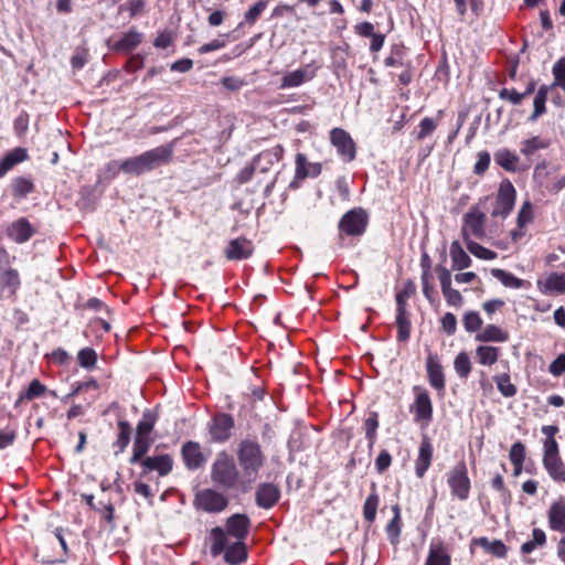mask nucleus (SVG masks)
I'll list each match as a JSON object with an SVG mask.
<instances>
[{"label":"nucleus","instance_id":"obj_3","mask_svg":"<svg viewBox=\"0 0 565 565\" xmlns=\"http://www.w3.org/2000/svg\"><path fill=\"white\" fill-rule=\"evenodd\" d=\"M173 145H162L124 160V173L140 175L171 162Z\"/></svg>","mask_w":565,"mask_h":565},{"label":"nucleus","instance_id":"obj_22","mask_svg":"<svg viewBox=\"0 0 565 565\" xmlns=\"http://www.w3.org/2000/svg\"><path fill=\"white\" fill-rule=\"evenodd\" d=\"M143 34L136 29L125 32L117 41L108 40L107 45L111 51L129 53L141 44Z\"/></svg>","mask_w":565,"mask_h":565},{"label":"nucleus","instance_id":"obj_11","mask_svg":"<svg viewBox=\"0 0 565 565\" xmlns=\"http://www.w3.org/2000/svg\"><path fill=\"white\" fill-rule=\"evenodd\" d=\"M330 142L337 149L338 154L345 161L351 162L355 159V142L348 131L342 128H333L330 131Z\"/></svg>","mask_w":565,"mask_h":565},{"label":"nucleus","instance_id":"obj_8","mask_svg":"<svg viewBox=\"0 0 565 565\" xmlns=\"http://www.w3.org/2000/svg\"><path fill=\"white\" fill-rule=\"evenodd\" d=\"M369 224V215L362 207L348 211L339 222V231L348 236L362 235Z\"/></svg>","mask_w":565,"mask_h":565},{"label":"nucleus","instance_id":"obj_50","mask_svg":"<svg viewBox=\"0 0 565 565\" xmlns=\"http://www.w3.org/2000/svg\"><path fill=\"white\" fill-rule=\"evenodd\" d=\"M402 526H403L402 519L393 518L386 524V527H385V532H386L387 539H388L390 543L393 546H395V547L399 544V536H401V533H402Z\"/></svg>","mask_w":565,"mask_h":565},{"label":"nucleus","instance_id":"obj_59","mask_svg":"<svg viewBox=\"0 0 565 565\" xmlns=\"http://www.w3.org/2000/svg\"><path fill=\"white\" fill-rule=\"evenodd\" d=\"M509 459L511 462H524L526 459V447L522 441L512 444L509 451Z\"/></svg>","mask_w":565,"mask_h":565},{"label":"nucleus","instance_id":"obj_25","mask_svg":"<svg viewBox=\"0 0 565 565\" xmlns=\"http://www.w3.org/2000/svg\"><path fill=\"white\" fill-rule=\"evenodd\" d=\"M425 565H451L449 548L441 540L430 542Z\"/></svg>","mask_w":565,"mask_h":565},{"label":"nucleus","instance_id":"obj_28","mask_svg":"<svg viewBox=\"0 0 565 565\" xmlns=\"http://www.w3.org/2000/svg\"><path fill=\"white\" fill-rule=\"evenodd\" d=\"M547 519L551 530L565 533V498L561 497L552 502L547 511Z\"/></svg>","mask_w":565,"mask_h":565},{"label":"nucleus","instance_id":"obj_9","mask_svg":"<svg viewBox=\"0 0 565 565\" xmlns=\"http://www.w3.org/2000/svg\"><path fill=\"white\" fill-rule=\"evenodd\" d=\"M321 171L320 162H309L305 153L298 152L295 157V175L289 188L299 189L307 178H317Z\"/></svg>","mask_w":565,"mask_h":565},{"label":"nucleus","instance_id":"obj_41","mask_svg":"<svg viewBox=\"0 0 565 565\" xmlns=\"http://www.w3.org/2000/svg\"><path fill=\"white\" fill-rule=\"evenodd\" d=\"M551 90H552L551 86H547V85H542L537 89V93H536V95L534 97V102H533L534 111L530 118L532 121H535L540 116H542L543 114L546 113L545 104L547 100L548 93Z\"/></svg>","mask_w":565,"mask_h":565},{"label":"nucleus","instance_id":"obj_17","mask_svg":"<svg viewBox=\"0 0 565 565\" xmlns=\"http://www.w3.org/2000/svg\"><path fill=\"white\" fill-rule=\"evenodd\" d=\"M139 465L141 466L142 469V476H146L151 471H157L159 476L164 477L172 471L173 458L168 454L148 456L145 459H142V462Z\"/></svg>","mask_w":565,"mask_h":565},{"label":"nucleus","instance_id":"obj_21","mask_svg":"<svg viewBox=\"0 0 565 565\" xmlns=\"http://www.w3.org/2000/svg\"><path fill=\"white\" fill-rule=\"evenodd\" d=\"M6 234L13 242L23 244L35 234V228L28 218L20 217L8 225Z\"/></svg>","mask_w":565,"mask_h":565},{"label":"nucleus","instance_id":"obj_63","mask_svg":"<svg viewBox=\"0 0 565 565\" xmlns=\"http://www.w3.org/2000/svg\"><path fill=\"white\" fill-rule=\"evenodd\" d=\"M443 330L448 334L452 335L457 330V318L454 313L447 312L440 320Z\"/></svg>","mask_w":565,"mask_h":565},{"label":"nucleus","instance_id":"obj_60","mask_svg":"<svg viewBox=\"0 0 565 565\" xmlns=\"http://www.w3.org/2000/svg\"><path fill=\"white\" fill-rule=\"evenodd\" d=\"M533 220V206L531 202L526 201L523 203L519 215H518V224L520 227H523L531 223Z\"/></svg>","mask_w":565,"mask_h":565},{"label":"nucleus","instance_id":"obj_27","mask_svg":"<svg viewBox=\"0 0 565 565\" xmlns=\"http://www.w3.org/2000/svg\"><path fill=\"white\" fill-rule=\"evenodd\" d=\"M484 215L480 212L472 211L465 215L462 226V237L470 241V236L480 237L483 234Z\"/></svg>","mask_w":565,"mask_h":565},{"label":"nucleus","instance_id":"obj_18","mask_svg":"<svg viewBox=\"0 0 565 565\" xmlns=\"http://www.w3.org/2000/svg\"><path fill=\"white\" fill-rule=\"evenodd\" d=\"M537 289L547 296H559L565 294V273L552 271L536 281Z\"/></svg>","mask_w":565,"mask_h":565},{"label":"nucleus","instance_id":"obj_53","mask_svg":"<svg viewBox=\"0 0 565 565\" xmlns=\"http://www.w3.org/2000/svg\"><path fill=\"white\" fill-rule=\"evenodd\" d=\"M462 323L468 332H480L482 330V319L477 311H468L462 318Z\"/></svg>","mask_w":565,"mask_h":565},{"label":"nucleus","instance_id":"obj_37","mask_svg":"<svg viewBox=\"0 0 565 565\" xmlns=\"http://www.w3.org/2000/svg\"><path fill=\"white\" fill-rule=\"evenodd\" d=\"M379 504L380 495L376 491L375 483H373L371 487V493L367 495L363 504V516L370 524L375 521Z\"/></svg>","mask_w":565,"mask_h":565},{"label":"nucleus","instance_id":"obj_10","mask_svg":"<svg viewBox=\"0 0 565 565\" xmlns=\"http://www.w3.org/2000/svg\"><path fill=\"white\" fill-rule=\"evenodd\" d=\"M194 503L200 510L218 513L227 507L228 500L223 493L214 489H204L195 495Z\"/></svg>","mask_w":565,"mask_h":565},{"label":"nucleus","instance_id":"obj_6","mask_svg":"<svg viewBox=\"0 0 565 565\" xmlns=\"http://www.w3.org/2000/svg\"><path fill=\"white\" fill-rule=\"evenodd\" d=\"M414 401L409 405V412L413 419L422 427H427L433 420L434 406L429 392L422 385H415L412 388Z\"/></svg>","mask_w":565,"mask_h":565},{"label":"nucleus","instance_id":"obj_15","mask_svg":"<svg viewBox=\"0 0 565 565\" xmlns=\"http://www.w3.org/2000/svg\"><path fill=\"white\" fill-rule=\"evenodd\" d=\"M19 271L11 267H0V296L14 300L20 289Z\"/></svg>","mask_w":565,"mask_h":565},{"label":"nucleus","instance_id":"obj_46","mask_svg":"<svg viewBox=\"0 0 565 565\" xmlns=\"http://www.w3.org/2000/svg\"><path fill=\"white\" fill-rule=\"evenodd\" d=\"M98 360L97 352L89 347L83 348L77 352V362L81 367L90 371L93 370Z\"/></svg>","mask_w":565,"mask_h":565},{"label":"nucleus","instance_id":"obj_26","mask_svg":"<svg viewBox=\"0 0 565 565\" xmlns=\"http://www.w3.org/2000/svg\"><path fill=\"white\" fill-rule=\"evenodd\" d=\"M250 520L246 514H233L226 521V532L236 540L244 541L249 532Z\"/></svg>","mask_w":565,"mask_h":565},{"label":"nucleus","instance_id":"obj_14","mask_svg":"<svg viewBox=\"0 0 565 565\" xmlns=\"http://www.w3.org/2000/svg\"><path fill=\"white\" fill-rule=\"evenodd\" d=\"M319 65L313 62L305 65L301 68L295 70L282 76L279 88H292L302 85L306 82L313 79L317 75Z\"/></svg>","mask_w":565,"mask_h":565},{"label":"nucleus","instance_id":"obj_2","mask_svg":"<svg viewBox=\"0 0 565 565\" xmlns=\"http://www.w3.org/2000/svg\"><path fill=\"white\" fill-rule=\"evenodd\" d=\"M237 465L243 478H245L249 488L259 478L262 469L266 465V455L260 444L250 438L242 439L236 450Z\"/></svg>","mask_w":565,"mask_h":565},{"label":"nucleus","instance_id":"obj_61","mask_svg":"<svg viewBox=\"0 0 565 565\" xmlns=\"http://www.w3.org/2000/svg\"><path fill=\"white\" fill-rule=\"evenodd\" d=\"M52 363L57 365H66L71 360V355L64 349H55L52 353L45 355Z\"/></svg>","mask_w":565,"mask_h":565},{"label":"nucleus","instance_id":"obj_38","mask_svg":"<svg viewBox=\"0 0 565 565\" xmlns=\"http://www.w3.org/2000/svg\"><path fill=\"white\" fill-rule=\"evenodd\" d=\"M151 443L150 437L136 436L130 463H141L142 459L147 457L146 454L149 451Z\"/></svg>","mask_w":565,"mask_h":565},{"label":"nucleus","instance_id":"obj_39","mask_svg":"<svg viewBox=\"0 0 565 565\" xmlns=\"http://www.w3.org/2000/svg\"><path fill=\"white\" fill-rule=\"evenodd\" d=\"M397 340L405 342L411 334V320L405 308H397L396 316Z\"/></svg>","mask_w":565,"mask_h":565},{"label":"nucleus","instance_id":"obj_33","mask_svg":"<svg viewBox=\"0 0 565 565\" xmlns=\"http://www.w3.org/2000/svg\"><path fill=\"white\" fill-rule=\"evenodd\" d=\"M28 159V152L24 148H14L4 154L0 160V178L4 177L15 164Z\"/></svg>","mask_w":565,"mask_h":565},{"label":"nucleus","instance_id":"obj_40","mask_svg":"<svg viewBox=\"0 0 565 565\" xmlns=\"http://www.w3.org/2000/svg\"><path fill=\"white\" fill-rule=\"evenodd\" d=\"M266 8L267 1L258 0L245 12L243 20L238 24V28H244L245 25L253 26L266 10Z\"/></svg>","mask_w":565,"mask_h":565},{"label":"nucleus","instance_id":"obj_55","mask_svg":"<svg viewBox=\"0 0 565 565\" xmlns=\"http://www.w3.org/2000/svg\"><path fill=\"white\" fill-rule=\"evenodd\" d=\"M438 121L430 117H425L420 120L418 125V134L416 136L417 140L422 141L428 136H430L437 128Z\"/></svg>","mask_w":565,"mask_h":565},{"label":"nucleus","instance_id":"obj_29","mask_svg":"<svg viewBox=\"0 0 565 565\" xmlns=\"http://www.w3.org/2000/svg\"><path fill=\"white\" fill-rule=\"evenodd\" d=\"M433 446L427 437H424L418 449V456L415 460V473L423 478L430 467L433 460Z\"/></svg>","mask_w":565,"mask_h":565},{"label":"nucleus","instance_id":"obj_58","mask_svg":"<svg viewBox=\"0 0 565 565\" xmlns=\"http://www.w3.org/2000/svg\"><path fill=\"white\" fill-rule=\"evenodd\" d=\"M443 296L446 300V302L455 308H460L463 305V297L459 292V290L449 287L444 290H441Z\"/></svg>","mask_w":565,"mask_h":565},{"label":"nucleus","instance_id":"obj_52","mask_svg":"<svg viewBox=\"0 0 565 565\" xmlns=\"http://www.w3.org/2000/svg\"><path fill=\"white\" fill-rule=\"evenodd\" d=\"M467 248L472 255H475L476 257H478L480 259L492 260V259H495L498 256V254L494 250L486 248L482 245H480L473 241L467 242Z\"/></svg>","mask_w":565,"mask_h":565},{"label":"nucleus","instance_id":"obj_43","mask_svg":"<svg viewBox=\"0 0 565 565\" xmlns=\"http://www.w3.org/2000/svg\"><path fill=\"white\" fill-rule=\"evenodd\" d=\"M491 275L498 280H500L502 285L509 288L520 289L525 285V281L523 279L518 278L513 274L500 268H493L491 270Z\"/></svg>","mask_w":565,"mask_h":565},{"label":"nucleus","instance_id":"obj_30","mask_svg":"<svg viewBox=\"0 0 565 565\" xmlns=\"http://www.w3.org/2000/svg\"><path fill=\"white\" fill-rule=\"evenodd\" d=\"M542 465L554 482L565 483V462L561 455L542 457Z\"/></svg>","mask_w":565,"mask_h":565},{"label":"nucleus","instance_id":"obj_54","mask_svg":"<svg viewBox=\"0 0 565 565\" xmlns=\"http://www.w3.org/2000/svg\"><path fill=\"white\" fill-rule=\"evenodd\" d=\"M156 424V417L151 413H145L137 425V435L141 437H150V433Z\"/></svg>","mask_w":565,"mask_h":565},{"label":"nucleus","instance_id":"obj_34","mask_svg":"<svg viewBox=\"0 0 565 565\" xmlns=\"http://www.w3.org/2000/svg\"><path fill=\"white\" fill-rule=\"evenodd\" d=\"M476 340L480 342H505L509 340V333L495 324H488L477 333Z\"/></svg>","mask_w":565,"mask_h":565},{"label":"nucleus","instance_id":"obj_62","mask_svg":"<svg viewBox=\"0 0 565 565\" xmlns=\"http://www.w3.org/2000/svg\"><path fill=\"white\" fill-rule=\"evenodd\" d=\"M392 463V456L387 450H382L375 459V469L379 473H384Z\"/></svg>","mask_w":565,"mask_h":565},{"label":"nucleus","instance_id":"obj_47","mask_svg":"<svg viewBox=\"0 0 565 565\" xmlns=\"http://www.w3.org/2000/svg\"><path fill=\"white\" fill-rule=\"evenodd\" d=\"M131 427L129 423L125 420L118 422V435L114 443V447L117 448V452H122L130 441Z\"/></svg>","mask_w":565,"mask_h":565},{"label":"nucleus","instance_id":"obj_23","mask_svg":"<svg viewBox=\"0 0 565 565\" xmlns=\"http://www.w3.org/2000/svg\"><path fill=\"white\" fill-rule=\"evenodd\" d=\"M224 253L230 260L247 259L254 253V245L252 241L244 237L234 238L228 242Z\"/></svg>","mask_w":565,"mask_h":565},{"label":"nucleus","instance_id":"obj_19","mask_svg":"<svg viewBox=\"0 0 565 565\" xmlns=\"http://www.w3.org/2000/svg\"><path fill=\"white\" fill-rule=\"evenodd\" d=\"M181 457L189 470H196L206 462V457L199 443L189 440L181 447Z\"/></svg>","mask_w":565,"mask_h":565},{"label":"nucleus","instance_id":"obj_45","mask_svg":"<svg viewBox=\"0 0 565 565\" xmlns=\"http://www.w3.org/2000/svg\"><path fill=\"white\" fill-rule=\"evenodd\" d=\"M454 369L460 379L466 380L469 376L472 370V363L466 351H461L457 354L454 360Z\"/></svg>","mask_w":565,"mask_h":565},{"label":"nucleus","instance_id":"obj_56","mask_svg":"<svg viewBox=\"0 0 565 565\" xmlns=\"http://www.w3.org/2000/svg\"><path fill=\"white\" fill-rule=\"evenodd\" d=\"M416 291V286L413 281H407L404 284L403 288L396 294V305L397 308H405L408 298L414 295Z\"/></svg>","mask_w":565,"mask_h":565},{"label":"nucleus","instance_id":"obj_42","mask_svg":"<svg viewBox=\"0 0 565 565\" xmlns=\"http://www.w3.org/2000/svg\"><path fill=\"white\" fill-rule=\"evenodd\" d=\"M47 392V387L38 379H34L30 382L28 388L24 392L19 394V402L22 401H33L45 395Z\"/></svg>","mask_w":565,"mask_h":565},{"label":"nucleus","instance_id":"obj_12","mask_svg":"<svg viewBox=\"0 0 565 565\" xmlns=\"http://www.w3.org/2000/svg\"><path fill=\"white\" fill-rule=\"evenodd\" d=\"M234 425L235 423L232 415L226 413L215 414L209 424V433L212 441L220 444L227 441L232 436Z\"/></svg>","mask_w":565,"mask_h":565},{"label":"nucleus","instance_id":"obj_4","mask_svg":"<svg viewBox=\"0 0 565 565\" xmlns=\"http://www.w3.org/2000/svg\"><path fill=\"white\" fill-rule=\"evenodd\" d=\"M211 554L218 556L223 552L224 559L231 565H236L244 562L247 557V548L243 541L237 540L232 545L227 546V535L221 527H214L211 531Z\"/></svg>","mask_w":565,"mask_h":565},{"label":"nucleus","instance_id":"obj_5","mask_svg":"<svg viewBox=\"0 0 565 565\" xmlns=\"http://www.w3.org/2000/svg\"><path fill=\"white\" fill-rule=\"evenodd\" d=\"M533 180L542 192L556 194L565 188V169L544 160L535 167Z\"/></svg>","mask_w":565,"mask_h":565},{"label":"nucleus","instance_id":"obj_16","mask_svg":"<svg viewBox=\"0 0 565 565\" xmlns=\"http://www.w3.org/2000/svg\"><path fill=\"white\" fill-rule=\"evenodd\" d=\"M516 191L513 184L505 180L501 182L497 195L495 209L493 215H507L509 214L515 202Z\"/></svg>","mask_w":565,"mask_h":565},{"label":"nucleus","instance_id":"obj_32","mask_svg":"<svg viewBox=\"0 0 565 565\" xmlns=\"http://www.w3.org/2000/svg\"><path fill=\"white\" fill-rule=\"evenodd\" d=\"M551 146V141L548 138L541 136H533L520 142V152L526 157L531 158L533 154L541 150H545Z\"/></svg>","mask_w":565,"mask_h":565},{"label":"nucleus","instance_id":"obj_48","mask_svg":"<svg viewBox=\"0 0 565 565\" xmlns=\"http://www.w3.org/2000/svg\"><path fill=\"white\" fill-rule=\"evenodd\" d=\"M379 428V415L376 412L370 413L364 422L365 437L369 441V447L372 448L376 441V430Z\"/></svg>","mask_w":565,"mask_h":565},{"label":"nucleus","instance_id":"obj_31","mask_svg":"<svg viewBox=\"0 0 565 565\" xmlns=\"http://www.w3.org/2000/svg\"><path fill=\"white\" fill-rule=\"evenodd\" d=\"M494 161L508 172H516L520 170V157L507 148L499 149L494 153Z\"/></svg>","mask_w":565,"mask_h":565},{"label":"nucleus","instance_id":"obj_35","mask_svg":"<svg viewBox=\"0 0 565 565\" xmlns=\"http://www.w3.org/2000/svg\"><path fill=\"white\" fill-rule=\"evenodd\" d=\"M450 258L454 270H462L471 266V258L465 252L459 242L455 241L450 245Z\"/></svg>","mask_w":565,"mask_h":565},{"label":"nucleus","instance_id":"obj_64","mask_svg":"<svg viewBox=\"0 0 565 565\" xmlns=\"http://www.w3.org/2000/svg\"><path fill=\"white\" fill-rule=\"evenodd\" d=\"M548 372L554 376L565 373V354H559L548 366Z\"/></svg>","mask_w":565,"mask_h":565},{"label":"nucleus","instance_id":"obj_44","mask_svg":"<svg viewBox=\"0 0 565 565\" xmlns=\"http://www.w3.org/2000/svg\"><path fill=\"white\" fill-rule=\"evenodd\" d=\"M493 381L497 384L499 392L504 397H513L518 393L516 386L511 382L509 373H500L493 376Z\"/></svg>","mask_w":565,"mask_h":565},{"label":"nucleus","instance_id":"obj_13","mask_svg":"<svg viewBox=\"0 0 565 565\" xmlns=\"http://www.w3.org/2000/svg\"><path fill=\"white\" fill-rule=\"evenodd\" d=\"M426 373L429 385L439 395H444L446 388V377L437 353H428L426 358Z\"/></svg>","mask_w":565,"mask_h":565},{"label":"nucleus","instance_id":"obj_7","mask_svg":"<svg viewBox=\"0 0 565 565\" xmlns=\"http://www.w3.org/2000/svg\"><path fill=\"white\" fill-rule=\"evenodd\" d=\"M447 483L450 488L451 494L460 501H465L469 498L471 482L468 477V468L465 461L457 462L448 472Z\"/></svg>","mask_w":565,"mask_h":565},{"label":"nucleus","instance_id":"obj_1","mask_svg":"<svg viewBox=\"0 0 565 565\" xmlns=\"http://www.w3.org/2000/svg\"><path fill=\"white\" fill-rule=\"evenodd\" d=\"M211 479L216 486L226 490L246 492L250 489L245 478H243L238 465L226 451L216 455L211 466Z\"/></svg>","mask_w":565,"mask_h":565},{"label":"nucleus","instance_id":"obj_49","mask_svg":"<svg viewBox=\"0 0 565 565\" xmlns=\"http://www.w3.org/2000/svg\"><path fill=\"white\" fill-rule=\"evenodd\" d=\"M476 543L497 557H505L507 555V546L501 541L490 542L488 539L481 537Z\"/></svg>","mask_w":565,"mask_h":565},{"label":"nucleus","instance_id":"obj_20","mask_svg":"<svg viewBox=\"0 0 565 565\" xmlns=\"http://www.w3.org/2000/svg\"><path fill=\"white\" fill-rule=\"evenodd\" d=\"M285 154V149L281 145H276L258 153L253 163L258 172L266 173L273 166L278 163Z\"/></svg>","mask_w":565,"mask_h":565},{"label":"nucleus","instance_id":"obj_51","mask_svg":"<svg viewBox=\"0 0 565 565\" xmlns=\"http://www.w3.org/2000/svg\"><path fill=\"white\" fill-rule=\"evenodd\" d=\"M34 184L26 178H15L12 181V193L14 196L24 198L29 193L33 192Z\"/></svg>","mask_w":565,"mask_h":565},{"label":"nucleus","instance_id":"obj_36","mask_svg":"<svg viewBox=\"0 0 565 565\" xmlns=\"http://www.w3.org/2000/svg\"><path fill=\"white\" fill-rule=\"evenodd\" d=\"M501 355L500 348L492 345H478L476 348V359L480 365L491 366L495 364Z\"/></svg>","mask_w":565,"mask_h":565},{"label":"nucleus","instance_id":"obj_24","mask_svg":"<svg viewBox=\"0 0 565 565\" xmlns=\"http://www.w3.org/2000/svg\"><path fill=\"white\" fill-rule=\"evenodd\" d=\"M280 499V490L274 483H260L255 492V501L259 508L270 509Z\"/></svg>","mask_w":565,"mask_h":565},{"label":"nucleus","instance_id":"obj_57","mask_svg":"<svg viewBox=\"0 0 565 565\" xmlns=\"http://www.w3.org/2000/svg\"><path fill=\"white\" fill-rule=\"evenodd\" d=\"M148 0H127L121 7L128 11L130 18L141 15L145 12Z\"/></svg>","mask_w":565,"mask_h":565}]
</instances>
